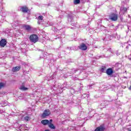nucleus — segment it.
I'll use <instances>...</instances> for the list:
<instances>
[{
  "mask_svg": "<svg viewBox=\"0 0 131 131\" xmlns=\"http://www.w3.org/2000/svg\"><path fill=\"white\" fill-rule=\"evenodd\" d=\"M29 39L31 42L35 43V42L38 41V36L35 34H32L30 36Z\"/></svg>",
  "mask_w": 131,
  "mask_h": 131,
  "instance_id": "obj_1",
  "label": "nucleus"
},
{
  "mask_svg": "<svg viewBox=\"0 0 131 131\" xmlns=\"http://www.w3.org/2000/svg\"><path fill=\"white\" fill-rule=\"evenodd\" d=\"M51 115V111L50 110H45L43 113V114L41 115L42 118H46V117H48V116H50Z\"/></svg>",
  "mask_w": 131,
  "mask_h": 131,
  "instance_id": "obj_2",
  "label": "nucleus"
},
{
  "mask_svg": "<svg viewBox=\"0 0 131 131\" xmlns=\"http://www.w3.org/2000/svg\"><path fill=\"white\" fill-rule=\"evenodd\" d=\"M126 12H127V8L124 7V6H122L120 8V14L123 15V14H125Z\"/></svg>",
  "mask_w": 131,
  "mask_h": 131,
  "instance_id": "obj_3",
  "label": "nucleus"
},
{
  "mask_svg": "<svg viewBox=\"0 0 131 131\" xmlns=\"http://www.w3.org/2000/svg\"><path fill=\"white\" fill-rule=\"evenodd\" d=\"M23 28H24V29H25V30H26L27 31H31V29H32L31 26L27 25H23Z\"/></svg>",
  "mask_w": 131,
  "mask_h": 131,
  "instance_id": "obj_4",
  "label": "nucleus"
},
{
  "mask_svg": "<svg viewBox=\"0 0 131 131\" xmlns=\"http://www.w3.org/2000/svg\"><path fill=\"white\" fill-rule=\"evenodd\" d=\"M6 45H7V40L5 39H2L0 41V47H1V48H4Z\"/></svg>",
  "mask_w": 131,
  "mask_h": 131,
  "instance_id": "obj_5",
  "label": "nucleus"
},
{
  "mask_svg": "<svg viewBox=\"0 0 131 131\" xmlns=\"http://www.w3.org/2000/svg\"><path fill=\"white\" fill-rule=\"evenodd\" d=\"M79 49L82 50V51H86V50H88V47H86V45H85V44L82 43L80 46Z\"/></svg>",
  "mask_w": 131,
  "mask_h": 131,
  "instance_id": "obj_6",
  "label": "nucleus"
},
{
  "mask_svg": "<svg viewBox=\"0 0 131 131\" xmlns=\"http://www.w3.org/2000/svg\"><path fill=\"white\" fill-rule=\"evenodd\" d=\"M113 69L112 68H108L106 71V73L107 75H112L113 74Z\"/></svg>",
  "mask_w": 131,
  "mask_h": 131,
  "instance_id": "obj_7",
  "label": "nucleus"
},
{
  "mask_svg": "<svg viewBox=\"0 0 131 131\" xmlns=\"http://www.w3.org/2000/svg\"><path fill=\"white\" fill-rule=\"evenodd\" d=\"M105 130V127L103 125H100V126L97 127L94 131H104Z\"/></svg>",
  "mask_w": 131,
  "mask_h": 131,
  "instance_id": "obj_8",
  "label": "nucleus"
},
{
  "mask_svg": "<svg viewBox=\"0 0 131 131\" xmlns=\"http://www.w3.org/2000/svg\"><path fill=\"white\" fill-rule=\"evenodd\" d=\"M20 10L23 13H27V12H28V7L23 6L21 7Z\"/></svg>",
  "mask_w": 131,
  "mask_h": 131,
  "instance_id": "obj_9",
  "label": "nucleus"
},
{
  "mask_svg": "<svg viewBox=\"0 0 131 131\" xmlns=\"http://www.w3.org/2000/svg\"><path fill=\"white\" fill-rule=\"evenodd\" d=\"M20 69H21V67H19V66H17L15 67H14L12 68V71L13 72H17L18 71H19V70H20Z\"/></svg>",
  "mask_w": 131,
  "mask_h": 131,
  "instance_id": "obj_10",
  "label": "nucleus"
},
{
  "mask_svg": "<svg viewBox=\"0 0 131 131\" xmlns=\"http://www.w3.org/2000/svg\"><path fill=\"white\" fill-rule=\"evenodd\" d=\"M41 123L43 125H47L50 123V121L49 120H43L41 121Z\"/></svg>",
  "mask_w": 131,
  "mask_h": 131,
  "instance_id": "obj_11",
  "label": "nucleus"
},
{
  "mask_svg": "<svg viewBox=\"0 0 131 131\" xmlns=\"http://www.w3.org/2000/svg\"><path fill=\"white\" fill-rule=\"evenodd\" d=\"M109 19H110V20H112V21H115V14L112 13L109 16Z\"/></svg>",
  "mask_w": 131,
  "mask_h": 131,
  "instance_id": "obj_12",
  "label": "nucleus"
},
{
  "mask_svg": "<svg viewBox=\"0 0 131 131\" xmlns=\"http://www.w3.org/2000/svg\"><path fill=\"white\" fill-rule=\"evenodd\" d=\"M122 67V65L121 64V63H116L115 65V67L116 68V70H118L119 69H120Z\"/></svg>",
  "mask_w": 131,
  "mask_h": 131,
  "instance_id": "obj_13",
  "label": "nucleus"
},
{
  "mask_svg": "<svg viewBox=\"0 0 131 131\" xmlns=\"http://www.w3.org/2000/svg\"><path fill=\"white\" fill-rule=\"evenodd\" d=\"M49 125V127H50V128H51V129H56V126H55V125H54V124L52 123H49V124H48Z\"/></svg>",
  "mask_w": 131,
  "mask_h": 131,
  "instance_id": "obj_14",
  "label": "nucleus"
},
{
  "mask_svg": "<svg viewBox=\"0 0 131 131\" xmlns=\"http://www.w3.org/2000/svg\"><path fill=\"white\" fill-rule=\"evenodd\" d=\"M19 90H21V91H27L28 88L25 87L24 85H22L20 86Z\"/></svg>",
  "mask_w": 131,
  "mask_h": 131,
  "instance_id": "obj_15",
  "label": "nucleus"
},
{
  "mask_svg": "<svg viewBox=\"0 0 131 131\" xmlns=\"http://www.w3.org/2000/svg\"><path fill=\"white\" fill-rule=\"evenodd\" d=\"M5 86H6V84H5V83L0 82V90H2V89Z\"/></svg>",
  "mask_w": 131,
  "mask_h": 131,
  "instance_id": "obj_16",
  "label": "nucleus"
},
{
  "mask_svg": "<svg viewBox=\"0 0 131 131\" xmlns=\"http://www.w3.org/2000/svg\"><path fill=\"white\" fill-rule=\"evenodd\" d=\"M78 4H80V0L74 1V5H78Z\"/></svg>",
  "mask_w": 131,
  "mask_h": 131,
  "instance_id": "obj_17",
  "label": "nucleus"
},
{
  "mask_svg": "<svg viewBox=\"0 0 131 131\" xmlns=\"http://www.w3.org/2000/svg\"><path fill=\"white\" fill-rule=\"evenodd\" d=\"M43 19V16H42V15H40L38 16V20H40L41 21Z\"/></svg>",
  "mask_w": 131,
  "mask_h": 131,
  "instance_id": "obj_18",
  "label": "nucleus"
},
{
  "mask_svg": "<svg viewBox=\"0 0 131 131\" xmlns=\"http://www.w3.org/2000/svg\"><path fill=\"white\" fill-rule=\"evenodd\" d=\"M106 69V67H102L101 69V72H105V70Z\"/></svg>",
  "mask_w": 131,
  "mask_h": 131,
  "instance_id": "obj_19",
  "label": "nucleus"
},
{
  "mask_svg": "<svg viewBox=\"0 0 131 131\" xmlns=\"http://www.w3.org/2000/svg\"><path fill=\"white\" fill-rule=\"evenodd\" d=\"M25 119L26 120V121H29V116H26L25 117Z\"/></svg>",
  "mask_w": 131,
  "mask_h": 131,
  "instance_id": "obj_20",
  "label": "nucleus"
},
{
  "mask_svg": "<svg viewBox=\"0 0 131 131\" xmlns=\"http://www.w3.org/2000/svg\"><path fill=\"white\" fill-rule=\"evenodd\" d=\"M83 97H84V98H85V97H86V98H89V97H90V95L86 94H84L83 95Z\"/></svg>",
  "mask_w": 131,
  "mask_h": 131,
  "instance_id": "obj_21",
  "label": "nucleus"
},
{
  "mask_svg": "<svg viewBox=\"0 0 131 131\" xmlns=\"http://www.w3.org/2000/svg\"><path fill=\"white\" fill-rule=\"evenodd\" d=\"M78 70H79L78 69H76L74 70V73H76V72H77V71H78Z\"/></svg>",
  "mask_w": 131,
  "mask_h": 131,
  "instance_id": "obj_22",
  "label": "nucleus"
},
{
  "mask_svg": "<svg viewBox=\"0 0 131 131\" xmlns=\"http://www.w3.org/2000/svg\"><path fill=\"white\" fill-rule=\"evenodd\" d=\"M116 55H117V56H118V55H120V53H119V52H118V51H116Z\"/></svg>",
  "mask_w": 131,
  "mask_h": 131,
  "instance_id": "obj_23",
  "label": "nucleus"
},
{
  "mask_svg": "<svg viewBox=\"0 0 131 131\" xmlns=\"http://www.w3.org/2000/svg\"><path fill=\"white\" fill-rule=\"evenodd\" d=\"M117 18H118V17H117V15H115V21L117 20Z\"/></svg>",
  "mask_w": 131,
  "mask_h": 131,
  "instance_id": "obj_24",
  "label": "nucleus"
},
{
  "mask_svg": "<svg viewBox=\"0 0 131 131\" xmlns=\"http://www.w3.org/2000/svg\"><path fill=\"white\" fill-rule=\"evenodd\" d=\"M52 122H53V120L50 119L49 121V123H52Z\"/></svg>",
  "mask_w": 131,
  "mask_h": 131,
  "instance_id": "obj_25",
  "label": "nucleus"
},
{
  "mask_svg": "<svg viewBox=\"0 0 131 131\" xmlns=\"http://www.w3.org/2000/svg\"><path fill=\"white\" fill-rule=\"evenodd\" d=\"M120 19V20L121 21H122V17L121 16L119 17Z\"/></svg>",
  "mask_w": 131,
  "mask_h": 131,
  "instance_id": "obj_26",
  "label": "nucleus"
},
{
  "mask_svg": "<svg viewBox=\"0 0 131 131\" xmlns=\"http://www.w3.org/2000/svg\"><path fill=\"white\" fill-rule=\"evenodd\" d=\"M75 28H76V27H72V28H71L72 29H75Z\"/></svg>",
  "mask_w": 131,
  "mask_h": 131,
  "instance_id": "obj_27",
  "label": "nucleus"
},
{
  "mask_svg": "<svg viewBox=\"0 0 131 131\" xmlns=\"http://www.w3.org/2000/svg\"><path fill=\"white\" fill-rule=\"evenodd\" d=\"M129 90L130 91H131V85L129 86Z\"/></svg>",
  "mask_w": 131,
  "mask_h": 131,
  "instance_id": "obj_28",
  "label": "nucleus"
},
{
  "mask_svg": "<svg viewBox=\"0 0 131 131\" xmlns=\"http://www.w3.org/2000/svg\"><path fill=\"white\" fill-rule=\"evenodd\" d=\"M119 38H120V36H119V37H118V39H119Z\"/></svg>",
  "mask_w": 131,
  "mask_h": 131,
  "instance_id": "obj_29",
  "label": "nucleus"
},
{
  "mask_svg": "<svg viewBox=\"0 0 131 131\" xmlns=\"http://www.w3.org/2000/svg\"><path fill=\"white\" fill-rule=\"evenodd\" d=\"M45 131H50V130H49V129H46V130H45Z\"/></svg>",
  "mask_w": 131,
  "mask_h": 131,
  "instance_id": "obj_30",
  "label": "nucleus"
},
{
  "mask_svg": "<svg viewBox=\"0 0 131 131\" xmlns=\"http://www.w3.org/2000/svg\"><path fill=\"white\" fill-rule=\"evenodd\" d=\"M128 131H131V129H128Z\"/></svg>",
  "mask_w": 131,
  "mask_h": 131,
  "instance_id": "obj_31",
  "label": "nucleus"
},
{
  "mask_svg": "<svg viewBox=\"0 0 131 131\" xmlns=\"http://www.w3.org/2000/svg\"><path fill=\"white\" fill-rule=\"evenodd\" d=\"M87 2H89V0H88V1Z\"/></svg>",
  "mask_w": 131,
  "mask_h": 131,
  "instance_id": "obj_32",
  "label": "nucleus"
}]
</instances>
